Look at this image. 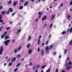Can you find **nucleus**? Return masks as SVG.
<instances>
[{
  "mask_svg": "<svg viewBox=\"0 0 72 72\" xmlns=\"http://www.w3.org/2000/svg\"><path fill=\"white\" fill-rule=\"evenodd\" d=\"M10 40L9 39L5 41L4 42V44L5 45V46L8 45L9 43L10 42Z\"/></svg>",
  "mask_w": 72,
  "mask_h": 72,
  "instance_id": "nucleus-1",
  "label": "nucleus"
},
{
  "mask_svg": "<svg viewBox=\"0 0 72 72\" xmlns=\"http://www.w3.org/2000/svg\"><path fill=\"white\" fill-rule=\"evenodd\" d=\"M67 32H69L70 33H72V27L70 29H68L67 30Z\"/></svg>",
  "mask_w": 72,
  "mask_h": 72,
  "instance_id": "nucleus-2",
  "label": "nucleus"
},
{
  "mask_svg": "<svg viewBox=\"0 0 72 72\" xmlns=\"http://www.w3.org/2000/svg\"><path fill=\"white\" fill-rule=\"evenodd\" d=\"M3 50H4V49H3V47H1L0 50V54L1 55L3 54L2 51H3Z\"/></svg>",
  "mask_w": 72,
  "mask_h": 72,
  "instance_id": "nucleus-3",
  "label": "nucleus"
},
{
  "mask_svg": "<svg viewBox=\"0 0 72 72\" xmlns=\"http://www.w3.org/2000/svg\"><path fill=\"white\" fill-rule=\"evenodd\" d=\"M7 33V32H4V33L3 34V35H2L1 37L2 39H4V37L5 36V35H6V33Z\"/></svg>",
  "mask_w": 72,
  "mask_h": 72,
  "instance_id": "nucleus-4",
  "label": "nucleus"
},
{
  "mask_svg": "<svg viewBox=\"0 0 72 72\" xmlns=\"http://www.w3.org/2000/svg\"><path fill=\"white\" fill-rule=\"evenodd\" d=\"M55 15H52L51 16V19H50V21H52L53 19L54 18H55Z\"/></svg>",
  "mask_w": 72,
  "mask_h": 72,
  "instance_id": "nucleus-5",
  "label": "nucleus"
},
{
  "mask_svg": "<svg viewBox=\"0 0 72 72\" xmlns=\"http://www.w3.org/2000/svg\"><path fill=\"white\" fill-rule=\"evenodd\" d=\"M46 19V15H45L44 16V17L42 19V21H44Z\"/></svg>",
  "mask_w": 72,
  "mask_h": 72,
  "instance_id": "nucleus-6",
  "label": "nucleus"
},
{
  "mask_svg": "<svg viewBox=\"0 0 72 72\" xmlns=\"http://www.w3.org/2000/svg\"><path fill=\"white\" fill-rule=\"evenodd\" d=\"M42 12H39L38 13V15H39V16L38 17V18H39L42 15Z\"/></svg>",
  "mask_w": 72,
  "mask_h": 72,
  "instance_id": "nucleus-7",
  "label": "nucleus"
},
{
  "mask_svg": "<svg viewBox=\"0 0 72 72\" xmlns=\"http://www.w3.org/2000/svg\"><path fill=\"white\" fill-rule=\"evenodd\" d=\"M70 68H71V66H69L68 67V66H67L66 67V70H69V69H70Z\"/></svg>",
  "mask_w": 72,
  "mask_h": 72,
  "instance_id": "nucleus-8",
  "label": "nucleus"
},
{
  "mask_svg": "<svg viewBox=\"0 0 72 72\" xmlns=\"http://www.w3.org/2000/svg\"><path fill=\"white\" fill-rule=\"evenodd\" d=\"M10 38V37L7 35H6L5 37V40H7V39H9Z\"/></svg>",
  "mask_w": 72,
  "mask_h": 72,
  "instance_id": "nucleus-9",
  "label": "nucleus"
},
{
  "mask_svg": "<svg viewBox=\"0 0 72 72\" xmlns=\"http://www.w3.org/2000/svg\"><path fill=\"white\" fill-rule=\"evenodd\" d=\"M16 60V58L15 57H14V58H13L12 60V62H14Z\"/></svg>",
  "mask_w": 72,
  "mask_h": 72,
  "instance_id": "nucleus-10",
  "label": "nucleus"
},
{
  "mask_svg": "<svg viewBox=\"0 0 72 72\" xmlns=\"http://www.w3.org/2000/svg\"><path fill=\"white\" fill-rule=\"evenodd\" d=\"M18 3V2L15 1L13 5L14 6H15L16 4H17Z\"/></svg>",
  "mask_w": 72,
  "mask_h": 72,
  "instance_id": "nucleus-11",
  "label": "nucleus"
},
{
  "mask_svg": "<svg viewBox=\"0 0 72 72\" xmlns=\"http://www.w3.org/2000/svg\"><path fill=\"white\" fill-rule=\"evenodd\" d=\"M32 52V50H31V49L29 50L28 51V54H31V53Z\"/></svg>",
  "mask_w": 72,
  "mask_h": 72,
  "instance_id": "nucleus-12",
  "label": "nucleus"
},
{
  "mask_svg": "<svg viewBox=\"0 0 72 72\" xmlns=\"http://www.w3.org/2000/svg\"><path fill=\"white\" fill-rule=\"evenodd\" d=\"M54 46L53 45H51L50 47V49H51L53 48Z\"/></svg>",
  "mask_w": 72,
  "mask_h": 72,
  "instance_id": "nucleus-13",
  "label": "nucleus"
},
{
  "mask_svg": "<svg viewBox=\"0 0 72 72\" xmlns=\"http://www.w3.org/2000/svg\"><path fill=\"white\" fill-rule=\"evenodd\" d=\"M5 13H6V12L3 11L1 12V14H2V15H4V14H5Z\"/></svg>",
  "mask_w": 72,
  "mask_h": 72,
  "instance_id": "nucleus-14",
  "label": "nucleus"
},
{
  "mask_svg": "<svg viewBox=\"0 0 72 72\" xmlns=\"http://www.w3.org/2000/svg\"><path fill=\"white\" fill-rule=\"evenodd\" d=\"M9 11H10L11 13H12V12H13V9H12V8H10Z\"/></svg>",
  "mask_w": 72,
  "mask_h": 72,
  "instance_id": "nucleus-15",
  "label": "nucleus"
},
{
  "mask_svg": "<svg viewBox=\"0 0 72 72\" xmlns=\"http://www.w3.org/2000/svg\"><path fill=\"white\" fill-rule=\"evenodd\" d=\"M66 32L65 31H64L62 33V35H64V34H66Z\"/></svg>",
  "mask_w": 72,
  "mask_h": 72,
  "instance_id": "nucleus-16",
  "label": "nucleus"
},
{
  "mask_svg": "<svg viewBox=\"0 0 72 72\" xmlns=\"http://www.w3.org/2000/svg\"><path fill=\"white\" fill-rule=\"evenodd\" d=\"M21 29H20L18 30V31H17V32L16 33V34H17L18 33H19L20 32H21Z\"/></svg>",
  "mask_w": 72,
  "mask_h": 72,
  "instance_id": "nucleus-17",
  "label": "nucleus"
},
{
  "mask_svg": "<svg viewBox=\"0 0 72 72\" xmlns=\"http://www.w3.org/2000/svg\"><path fill=\"white\" fill-rule=\"evenodd\" d=\"M28 4V1H27L25 3H24V5H27Z\"/></svg>",
  "mask_w": 72,
  "mask_h": 72,
  "instance_id": "nucleus-18",
  "label": "nucleus"
},
{
  "mask_svg": "<svg viewBox=\"0 0 72 72\" xmlns=\"http://www.w3.org/2000/svg\"><path fill=\"white\" fill-rule=\"evenodd\" d=\"M23 8V7L22 6H20L19 7V9H22Z\"/></svg>",
  "mask_w": 72,
  "mask_h": 72,
  "instance_id": "nucleus-19",
  "label": "nucleus"
},
{
  "mask_svg": "<svg viewBox=\"0 0 72 72\" xmlns=\"http://www.w3.org/2000/svg\"><path fill=\"white\" fill-rule=\"evenodd\" d=\"M49 40H48L47 41H46V42H45L46 45H48V43H49Z\"/></svg>",
  "mask_w": 72,
  "mask_h": 72,
  "instance_id": "nucleus-20",
  "label": "nucleus"
},
{
  "mask_svg": "<svg viewBox=\"0 0 72 72\" xmlns=\"http://www.w3.org/2000/svg\"><path fill=\"white\" fill-rule=\"evenodd\" d=\"M49 49H50L49 48V47H48V46L46 47V50L48 51V50H49Z\"/></svg>",
  "mask_w": 72,
  "mask_h": 72,
  "instance_id": "nucleus-21",
  "label": "nucleus"
},
{
  "mask_svg": "<svg viewBox=\"0 0 72 72\" xmlns=\"http://www.w3.org/2000/svg\"><path fill=\"white\" fill-rule=\"evenodd\" d=\"M10 13V11H8L6 12V13L7 15H9V14Z\"/></svg>",
  "mask_w": 72,
  "mask_h": 72,
  "instance_id": "nucleus-22",
  "label": "nucleus"
},
{
  "mask_svg": "<svg viewBox=\"0 0 72 72\" xmlns=\"http://www.w3.org/2000/svg\"><path fill=\"white\" fill-rule=\"evenodd\" d=\"M21 46L19 47V48L17 49V51L20 50L21 49Z\"/></svg>",
  "mask_w": 72,
  "mask_h": 72,
  "instance_id": "nucleus-23",
  "label": "nucleus"
},
{
  "mask_svg": "<svg viewBox=\"0 0 72 72\" xmlns=\"http://www.w3.org/2000/svg\"><path fill=\"white\" fill-rule=\"evenodd\" d=\"M20 65H21V64H20V63H19L17 64V65L16 67H19V66H20Z\"/></svg>",
  "mask_w": 72,
  "mask_h": 72,
  "instance_id": "nucleus-24",
  "label": "nucleus"
},
{
  "mask_svg": "<svg viewBox=\"0 0 72 72\" xmlns=\"http://www.w3.org/2000/svg\"><path fill=\"white\" fill-rule=\"evenodd\" d=\"M45 67H46V65H44V66H42V69H44Z\"/></svg>",
  "mask_w": 72,
  "mask_h": 72,
  "instance_id": "nucleus-25",
  "label": "nucleus"
},
{
  "mask_svg": "<svg viewBox=\"0 0 72 72\" xmlns=\"http://www.w3.org/2000/svg\"><path fill=\"white\" fill-rule=\"evenodd\" d=\"M8 4H10L11 3H12V0H10L8 2Z\"/></svg>",
  "mask_w": 72,
  "mask_h": 72,
  "instance_id": "nucleus-26",
  "label": "nucleus"
},
{
  "mask_svg": "<svg viewBox=\"0 0 72 72\" xmlns=\"http://www.w3.org/2000/svg\"><path fill=\"white\" fill-rule=\"evenodd\" d=\"M13 64V63L12 62H10L9 63V66H12V65Z\"/></svg>",
  "mask_w": 72,
  "mask_h": 72,
  "instance_id": "nucleus-27",
  "label": "nucleus"
},
{
  "mask_svg": "<svg viewBox=\"0 0 72 72\" xmlns=\"http://www.w3.org/2000/svg\"><path fill=\"white\" fill-rule=\"evenodd\" d=\"M42 55H44V51L43 50H41Z\"/></svg>",
  "mask_w": 72,
  "mask_h": 72,
  "instance_id": "nucleus-28",
  "label": "nucleus"
},
{
  "mask_svg": "<svg viewBox=\"0 0 72 72\" xmlns=\"http://www.w3.org/2000/svg\"><path fill=\"white\" fill-rule=\"evenodd\" d=\"M71 44H72V40H71L70 42V43H69V45H71Z\"/></svg>",
  "mask_w": 72,
  "mask_h": 72,
  "instance_id": "nucleus-29",
  "label": "nucleus"
},
{
  "mask_svg": "<svg viewBox=\"0 0 72 72\" xmlns=\"http://www.w3.org/2000/svg\"><path fill=\"white\" fill-rule=\"evenodd\" d=\"M16 13H17V12H15L14 13H13L12 15V17H13V16H14V14H15Z\"/></svg>",
  "mask_w": 72,
  "mask_h": 72,
  "instance_id": "nucleus-30",
  "label": "nucleus"
},
{
  "mask_svg": "<svg viewBox=\"0 0 72 72\" xmlns=\"http://www.w3.org/2000/svg\"><path fill=\"white\" fill-rule=\"evenodd\" d=\"M68 64H69V65H71V64H72V62H69Z\"/></svg>",
  "mask_w": 72,
  "mask_h": 72,
  "instance_id": "nucleus-31",
  "label": "nucleus"
},
{
  "mask_svg": "<svg viewBox=\"0 0 72 72\" xmlns=\"http://www.w3.org/2000/svg\"><path fill=\"white\" fill-rule=\"evenodd\" d=\"M17 51V50L15 49L14 50V52L15 53H16Z\"/></svg>",
  "mask_w": 72,
  "mask_h": 72,
  "instance_id": "nucleus-32",
  "label": "nucleus"
},
{
  "mask_svg": "<svg viewBox=\"0 0 72 72\" xmlns=\"http://www.w3.org/2000/svg\"><path fill=\"white\" fill-rule=\"evenodd\" d=\"M40 40L39 39H38V44H40Z\"/></svg>",
  "mask_w": 72,
  "mask_h": 72,
  "instance_id": "nucleus-33",
  "label": "nucleus"
},
{
  "mask_svg": "<svg viewBox=\"0 0 72 72\" xmlns=\"http://www.w3.org/2000/svg\"><path fill=\"white\" fill-rule=\"evenodd\" d=\"M31 39V36H30L28 39V41H29Z\"/></svg>",
  "mask_w": 72,
  "mask_h": 72,
  "instance_id": "nucleus-34",
  "label": "nucleus"
},
{
  "mask_svg": "<svg viewBox=\"0 0 72 72\" xmlns=\"http://www.w3.org/2000/svg\"><path fill=\"white\" fill-rule=\"evenodd\" d=\"M53 24H51V25H50V28H51V27H52V26H53Z\"/></svg>",
  "mask_w": 72,
  "mask_h": 72,
  "instance_id": "nucleus-35",
  "label": "nucleus"
},
{
  "mask_svg": "<svg viewBox=\"0 0 72 72\" xmlns=\"http://www.w3.org/2000/svg\"><path fill=\"white\" fill-rule=\"evenodd\" d=\"M56 54H57V53H56L55 52H54L53 54V55H56Z\"/></svg>",
  "mask_w": 72,
  "mask_h": 72,
  "instance_id": "nucleus-36",
  "label": "nucleus"
},
{
  "mask_svg": "<svg viewBox=\"0 0 72 72\" xmlns=\"http://www.w3.org/2000/svg\"><path fill=\"white\" fill-rule=\"evenodd\" d=\"M67 52V50H66L64 51V53L66 54V52Z\"/></svg>",
  "mask_w": 72,
  "mask_h": 72,
  "instance_id": "nucleus-37",
  "label": "nucleus"
},
{
  "mask_svg": "<svg viewBox=\"0 0 72 72\" xmlns=\"http://www.w3.org/2000/svg\"><path fill=\"white\" fill-rule=\"evenodd\" d=\"M30 46V44H28L27 45V47L28 48H29Z\"/></svg>",
  "mask_w": 72,
  "mask_h": 72,
  "instance_id": "nucleus-38",
  "label": "nucleus"
},
{
  "mask_svg": "<svg viewBox=\"0 0 72 72\" xmlns=\"http://www.w3.org/2000/svg\"><path fill=\"white\" fill-rule=\"evenodd\" d=\"M36 66L33 67L32 68V69H33V70H34V69H35L36 68Z\"/></svg>",
  "mask_w": 72,
  "mask_h": 72,
  "instance_id": "nucleus-39",
  "label": "nucleus"
},
{
  "mask_svg": "<svg viewBox=\"0 0 72 72\" xmlns=\"http://www.w3.org/2000/svg\"><path fill=\"white\" fill-rule=\"evenodd\" d=\"M2 28H3V26H1V28H0V32H1V29H2Z\"/></svg>",
  "mask_w": 72,
  "mask_h": 72,
  "instance_id": "nucleus-40",
  "label": "nucleus"
},
{
  "mask_svg": "<svg viewBox=\"0 0 72 72\" xmlns=\"http://www.w3.org/2000/svg\"><path fill=\"white\" fill-rule=\"evenodd\" d=\"M12 43H13V42H15L14 39H13L12 40Z\"/></svg>",
  "mask_w": 72,
  "mask_h": 72,
  "instance_id": "nucleus-41",
  "label": "nucleus"
},
{
  "mask_svg": "<svg viewBox=\"0 0 72 72\" xmlns=\"http://www.w3.org/2000/svg\"><path fill=\"white\" fill-rule=\"evenodd\" d=\"M10 27H8L6 28V30H9V29H10Z\"/></svg>",
  "mask_w": 72,
  "mask_h": 72,
  "instance_id": "nucleus-42",
  "label": "nucleus"
},
{
  "mask_svg": "<svg viewBox=\"0 0 72 72\" xmlns=\"http://www.w3.org/2000/svg\"><path fill=\"white\" fill-rule=\"evenodd\" d=\"M5 24V22H4L3 23H1L2 25H3L4 24Z\"/></svg>",
  "mask_w": 72,
  "mask_h": 72,
  "instance_id": "nucleus-43",
  "label": "nucleus"
},
{
  "mask_svg": "<svg viewBox=\"0 0 72 72\" xmlns=\"http://www.w3.org/2000/svg\"><path fill=\"white\" fill-rule=\"evenodd\" d=\"M50 70L49 69H47V70L46 71V72H50Z\"/></svg>",
  "mask_w": 72,
  "mask_h": 72,
  "instance_id": "nucleus-44",
  "label": "nucleus"
},
{
  "mask_svg": "<svg viewBox=\"0 0 72 72\" xmlns=\"http://www.w3.org/2000/svg\"><path fill=\"white\" fill-rule=\"evenodd\" d=\"M41 35H40L39 38L38 39H39L40 40V39H41Z\"/></svg>",
  "mask_w": 72,
  "mask_h": 72,
  "instance_id": "nucleus-45",
  "label": "nucleus"
},
{
  "mask_svg": "<svg viewBox=\"0 0 72 72\" xmlns=\"http://www.w3.org/2000/svg\"><path fill=\"white\" fill-rule=\"evenodd\" d=\"M55 72H58V69H56Z\"/></svg>",
  "mask_w": 72,
  "mask_h": 72,
  "instance_id": "nucleus-46",
  "label": "nucleus"
},
{
  "mask_svg": "<svg viewBox=\"0 0 72 72\" xmlns=\"http://www.w3.org/2000/svg\"><path fill=\"white\" fill-rule=\"evenodd\" d=\"M1 19H2V18L1 17V15H0V20H1Z\"/></svg>",
  "mask_w": 72,
  "mask_h": 72,
  "instance_id": "nucleus-47",
  "label": "nucleus"
},
{
  "mask_svg": "<svg viewBox=\"0 0 72 72\" xmlns=\"http://www.w3.org/2000/svg\"><path fill=\"white\" fill-rule=\"evenodd\" d=\"M2 8H3V6H1L0 7V10H1Z\"/></svg>",
  "mask_w": 72,
  "mask_h": 72,
  "instance_id": "nucleus-48",
  "label": "nucleus"
},
{
  "mask_svg": "<svg viewBox=\"0 0 72 72\" xmlns=\"http://www.w3.org/2000/svg\"><path fill=\"white\" fill-rule=\"evenodd\" d=\"M17 69H18V68H16V69H15L14 70L15 72V71H16Z\"/></svg>",
  "mask_w": 72,
  "mask_h": 72,
  "instance_id": "nucleus-49",
  "label": "nucleus"
},
{
  "mask_svg": "<svg viewBox=\"0 0 72 72\" xmlns=\"http://www.w3.org/2000/svg\"><path fill=\"white\" fill-rule=\"evenodd\" d=\"M0 23H2L3 22V21L1 20H0Z\"/></svg>",
  "mask_w": 72,
  "mask_h": 72,
  "instance_id": "nucleus-50",
  "label": "nucleus"
},
{
  "mask_svg": "<svg viewBox=\"0 0 72 72\" xmlns=\"http://www.w3.org/2000/svg\"><path fill=\"white\" fill-rule=\"evenodd\" d=\"M68 64H67V62L65 64V66H66V67H67V66H68Z\"/></svg>",
  "mask_w": 72,
  "mask_h": 72,
  "instance_id": "nucleus-51",
  "label": "nucleus"
},
{
  "mask_svg": "<svg viewBox=\"0 0 72 72\" xmlns=\"http://www.w3.org/2000/svg\"><path fill=\"white\" fill-rule=\"evenodd\" d=\"M72 1H71V2H70V5H72Z\"/></svg>",
  "mask_w": 72,
  "mask_h": 72,
  "instance_id": "nucleus-52",
  "label": "nucleus"
},
{
  "mask_svg": "<svg viewBox=\"0 0 72 72\" xmlns=\"http://www.w3.org/2000/svg\"><path fill=\"white\" fill-rule=\"evenodd\" d=\"M60 6H63V3H62L60 4Z\"/></svg>",
  "mask_w": 72,
  "mask_h": 72,
  "instance_id": "nucleus-53",
  "label": "nucleus"
},
{
  "mask_svg": "<svg viewBox=\"0 0 72 72\" xmlns=\"http://www.w3.org/2000/svg\"><path fill=\"white\" fill-rule=\"evenodd\" d=\"M17 57L18 58H19L20 57V55H18L17 56Z\"/></svg>",
  "mask_w": 72,
  "mask_h": 72,
  "instance_id": "nucleus-54",
  "label": "nucleus"
},
{
  "mask_svg": "<svg viewBox=\"0 0 72 72\" xmlns=\"http://www.w3.org/2000/svg\"><path fill=\"white\" fill-rule=\"evenodd\" d=\"M12 21H11V22H10L9 23L10 24H12Z\"/></svg>",
  "mask_w": 72,
  "mask_h": 72,
  "instance_id": "nucleus-55",
  "label": "nucleus"
},
{
  "mask_svg": "<svg viewBox=\"0 0 72 72\" xmlns=\"http://www.w3.org/2000/svg\"><path fill=\"white\" fill-rule=\"evenodd\" d=\"M67 60H69V57H67Z\"/></svg>",
  "mask_w": 72,
  "mask_h": 72,
  "instance_id": "nucleus-56",
  "label": "nucleus"
},
{
  "mask_svg": "<svg viewBox=\"0 0 72 72\" xmlns=\"http://www.w3.org/2000/svg\"><path fill=\"white\" fill-rule=\"evenodd\" d=\"M44 44H45L44 43H43L42 44V46H44Z\"/></svg>",
  "mask_w": 72,
  "mask_h": 72,
  "instance_id": "nucleus-57",
  "label": "nucleus"
},
{
  "mask_svg": "<svg viewBox=\"0 0 72 72\" xmlns=\"http://www.w3.org/2000/svg\"><path fill=\"white\" fill-rule=\"evenodd\" d=\"M39 67H40V65H38L37 66V68H39Z\"/></svg>",
  "mask_w": 72,
  "mask_h": 72,
  "instance_id": "nucleus-58",
  "label": "nucleus"
},
{
  "mask_svg": "<svg viewBox=\"0 0 72 72\" xmlns=\"http://www.w3.org/2000/svg\"><path fill=\"white\" fill-rule=\"evenodd\" d=\"M51 34L50 35H49V38H50V37H51Z\"/></svg>",
  "mask_w": 72,
  "mask_h": 72,
  "instance_id": "nucleus-59",
  "label": "nucleus"
},
{
  "mask_svg": "<svg viewBox=\"0 0 72 72\" xmlns=\"http://www.w3.org/2000/svg\"><path fill=\"white\" fill-rule=\"evenodd\" d=\"M8 57L6 56L5 58V59H8Z\"/></svg>",
  "mask_w": 72,
  "mask_h": 72,
  "instance_id": "nucleus-60",
  "label": "nucleus"
},
{
  "mask_svg": "<svg viewBox=\"0 0 72 72\" xmlns=\"http://www.w3.org/2000/svg\"><path fill=\"white\" fill-rule=\"evenodd\" d=\"M40 51V49H39V48H38V52H39Z\"/></svg>",
  "mask_w": 72,
  "mask_h": 72,
  "instance_id": "nucleus-61",
  "label": "nucleus"
},
{
  "mask_svg": "<svg viewBox=\"0 0 72 72\" xmlns=\"http://www.w3.org/2000/svg\"><path fill=\"white\" fill-rule=\"evenodd\" d=\"M24 1L23 0H22V1H21L20 2V3H23V2Z\"/></svg>",
  "mask_w": 72,
  "mask_h": 72,
  "instance_id": "nucleus-62",
  "label": "nucleus"
},
{
  "mask_svg": "<svg viewBox=\"0 0 72 72\" xmlns=\"http://www.w3.org/2000/svg\"><path fill=\"white\" fill-rule=\"evenodd\" d=\"M38 72V71L37 70V69H36L35 70V72Z\"/></svg>",
  "mask_w": 72,
  "mask_h": 72,
  "instance_id": "nucleus-63",
  "label": "nucleus"
},
{
  "mask_svg": "<svg viewBox=\"0 0 72 72\" xmlns=\"http://www.w3.org/2000/svg\"><path fill=\"white\" fill-rule=\"evenodd\" d=\"M62 72H65V71L64 70H63L62 71Z\"/></svg>",
  "mask_w": 72,
  "mask_h": 72,
  "instance_id": "nucleus-64",
  "label": "nucleus"
}]
</instances>
